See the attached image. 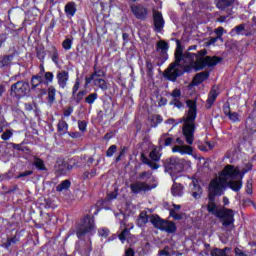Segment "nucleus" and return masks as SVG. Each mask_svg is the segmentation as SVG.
I'll list each match as a JSON object with an SVG mask.
<instances>
[{"instance_id": "obj_1", "label": "nucleus", "mask_w": 256, "mask_h": 256, "mask_svg": "<svg viewBox=\"0 0 256 256\" xmlns=\"http://www.w3.org/2000/svg\"><path fill=\"white\" fill-rule=\"evenodd\" d=\"M176 45L174 53L175 61L164 71L165 79L172 81L173 83L177 81L178 77H181V75L185 73L183 67L193 65V59H195V54H190L189 52L183 53V46H181L179 40H176Z\"/></svg>"}, {"instance_id": "obj_2", "label": "nucleus", "mask_w": 256, "mask_h": 256, "mask_svg": "<svg viewBox=\"0 0 256 256\" xmlns=\"http://www.w3.org/2000/svg\"><path fill=\"white\" fill-rule=\"evenodd\" d=\"M239 177V168L233 165H226L220 177L212 179L208 186V197H221L227 187V179L235 180Z\"/></svg>"}, {"instance_id": "obj_3", "label": "nucleus", "mask_w": 256, "mask_h": 256, "mask_svg": "<svg viewBox=\"0 0 256 256\" xmlns=\"http://www.w3.org/2000/svg\"><path fill=\"white\" fill-rule=\"evenodd\" d=\"M186 105L188 111L181 118L180 123H183L182 135L188 145H193L195 142V120L197 119V102L195 100H187Z\"/></svg>"}, {"instance_id": "obj_4", "label": "nucleus", "mask_w": 256, "mask_h": 256, "mask_svg": "<svg viewBox=\"0 0 256 256\" xmlns=\"http://www.w3.org/2000/svg\"><path fill=\"white\" fill-rule=\"evenodd\" d=\"M94 229L95 219L89 215L85 216L81 223L76 226V235L78 239L83 240L88 237V243L84 249V253L86 255H90L93 251V247L91 246V237L93 235Z\"/></svg>"}, {"instance_id": "obj_5", "label": "nucleus", "mask_w": 256, "mask_h": 256, "mask_svg": "<svg viewBox=\"0 0 256 256\" xmlns=\"http://www.w3.org/2000/svg\"><path fill=\"white\" fill-rule=\"evenodd\" d=\"M190 55H194V59L192 62V65H195L196 71H201L205 69V67H208L211 69V67H215L216 65H219L221 61H223L222 57L219 56H205L207 55V49H202L198 51V53H190Z\"/></svg>"}, {"instance_id": "obj_6", "label": "nucleus", "mask_w": 256, "mask_h": 256, "mask_svg": "<svg viewBox=\"0 0 256 256\" xmlns=\"http://www.w3.org/2000/svg\"><path fill=\"white\" fill-rule=\"evenodd\" d=\"M216 218L221 222L224 231H232V229H235V211H233V209L221 207Z\"/></svg>"}, {"instance_id": "obj_7", "label": "nucleus", "mask_w": 256, "mask_h": 256, "mask_svg": "<svg viewBox=\"0 0 256 256\" xmlns=\"http://www.w3.org/2000/svg\"><path fill=\"white\" fill-rule=\"evenodd\" d=\"M150 223H152L155 229H160V231H165L166 233H175L177 231L175 222L162 219L157 214L150 216Z\"/></svg>"}, {"instance_id": "obj_8", "label": "nucleus", "mask_w": 256, "mask_h": 256, "mask_svg": "<svg viewBox=\"0 0 256 256\" xmlns=\"http://www.w3.org/2000/svg\"><path fill=\"white\" fill-rule=\"evenodd\" d=\"M234 4L235 0H216L217 9L226 13V15H222L218 18L219 23H225V21H227V18L233 15Z\"/></svg>"}, {"instance_id": "obj_9", "label": "nucleus", "mask_w": 256, "mask_h": 256, "mask_svg": "<svg viewBox=\"0 0 256 256\" xmlns=\"http://www.w3.org/2000/svg\"><path fill=\"white\" fill-rule=\"evenodd\" d=\"M163 166L165 171H170V173H181L185 167V160L171 157L163 161Z\"/></svg>"}, {"instance_id": "obj_10", "label": "nucleus", "mask_w": 256, "mask_h": 256, "mask_svg": "<svg viewBox=\"0 0 256 256\" xmlns=\"http://www.w3.org/2000/svg\"><path fill=\"white\" fill-rule=\"evenodd\" d=\"M29 89H31V86L28 82L18 81L11 85L10 95L16 99H22V97H25L29 93Z\"/></svg>"}, {"instance_id": "obj_11", "label": "nucleus", "mask_w": 256, "mask_h": 256, "mask_svg": "<svg viewBox=\"0 0 256 256\" xmlns=\"http://www.w3.org/2000/svg\"><path fill=\"white\" fill-rule=\"evenodd\" d=\"M156 47L157 51H159V49L161 50L160 56L156 58V65L158 67H161V65H163L165 61H167V59H169V55L167 54V51L169 49V43L160 40L157 42Z\"/></svg>"}, {"instance_id": "obj_12", "label": "nucleus", "mask_w": 256, "mask_h": 256, "mask_svg": "<svg viewBox=\"0 0 256 256\" xmlns=\"http://www.w3.org/2000/svg\"><path fill=\"white\" fill-rule=\"evenodd\" d=\"M130 9L136 19H139L140 21H145V19H147L149 11L147 10V8L143 7V5L132 4L130 6Z\"/></svg>"}, {"instance_id": "obj_13", "label": "nucleus", "mask_w": 256, "mask_h": 256, "mask_svg": "<svg viewBox=\"0 0 256 256\" xmlns=\"http://www.w3.org/2000/svg\"><path fill=\"white\" fill-rule=\"evenodd\" d=\"M153 21H154V31L156 33H161L165 27V19H163V13L160 11L153 12Z\"/></svg>"}, {"instance_id": "obj_14", "label": "nucleus", "mask_w": 256, "mask_h": 256, "mask_svg": "<svg viewBox=\"0 0 256 256\" xmlns=\"http://www.w3.org/2000/svg\"><path fill=\"white\" fill-rule=\"evenodd\" d=\"M170 97H172V99L170 100L169 105H172L177 109H183V102H181V89L175 88L170 93Z\"/></svg>"}, {"instance_id": "obj_15", "label": "nucleus", "mask_w": 256, "mask_h": 256, "mask_svg": "<svg viewBox=\"0 0 256 256\" xmlns=\"http://www.w3.org/2000/svg\"><path fill=\"white\" fill-rule=\"evenodd\" d=\"M130 189L132 193H135L137 195L138 193H141V191H144V192L151 191L153 187L147 184V182L136 181L135 183H132L130 185Z\"/></svg>"}, {"instance_id": "obj_16", "label": "nucleus", "mask_w": 256, "mask_h": 256, "mask_svg": "<svg viewBox=\"0 0 256 256\" xmlns=\"http://www.w3.org/2000/svg\"><path fill=\"white\" fill-rule=\"evenodd\" d=\"M206 209L210 215H214V217H217V214L221 212V208L217 206V203L215 202V197L213 196H208V202Z\"/></svg>"}, {"instance_id": "obj_17", "label": "nucleus", "mask_w": 256, "mask_h": 256, "mask_svg": "<svg viewBox=\"0 0 256 256\" xmlns=\"http://www.w3.org/2000/svg\"><path fill=\"white\" fill-rule=\"evenodd\" d=\"M56 79L60 89H65V87H67V83L69 82V72L65 70L57 72Z\"/></svg>"}, {"instance_id": "obj_18", "label": "nucleus", "mask_w": 256, "mask_h": 256, "mask_svg": "<svg viewBox=\"0 0 256 256\" xmlns=\"http://www.w3.org/2000/svg\"><path fill=\"white\" fill-rule=\"evenodd\" d=\"M190 193L194 199H201V195H203V188L197 182V180H193L190 184Z\"/></svg>"}, {"instance_id": "obj_19", "label": "nucleus", "mask_w": 256, "mask_h": 256, "mask_svg": "<svg viewBox=\"0 0 256 256\" xmlns=\"http://www.w3.org/2000/svg\"><path fill=\"white\" fill-rule=\"evenodd\" d=\"M217 97H219V90H217V87L214 86L208 94L206 101L207 109H211V107H213V103H215Z\"/></svg>"}, {"instance_id": "obj_20", "label": "nucleus", "mask_w": 256, "mask_h": 256, "mask_svg": "<svg viewBox=\"0 0 256 256\" xmlns=\"http://www.w3.org/2000/svg\"><path fill=\"white\" fill-rule=\"evenodd\" d=\"M99 77H105V71L94 67V72L89 77L85 78V85L91 84V82L95 81V79H100Z\"/></svg>"}, {"instance_id": "obj_21", "label": "nucleus", "mask_w": 256, "mask_h": 256, "mask_svg": "<svg viewBox=\"0 0 256 256\" xmlns=\"http://www.w3.org/2000/svg\"><path fill=\"white\" fill-rule=\"evenodd\" d=\"M64 11L66 17L69 19H71V17H75V13H77V4L75 2H68L64 7Z\"/></svg>"}, {"instance_id": "obj_22", "label": "nucleus", "mask_w": 256, "mask_h": 256, "mask_svg": "<svg viewBox=\"0 0 256 256\" xmlns=\"http://www.w3.org/2000/svg\"><path fill=\"white\" fill-rule=\"evenodd\" d=\"M209 71H203L200 73H197L194 78H193V84L194 85H201V83H203V81H207V79H209Z\"/></svg>"}, {"instance_id": "obj_23", "label": "nucleus", "mask_w": 256, "mask_h": 256, "mask_svg": "<svg viewBox=\"0 0 256 256\" xmlns=\"http://www.w3.org/2000/svg\"><path fill=\"white\" fill-rule=\"evenodd\" d=\"M55 167L57 173H59L60 175H66L67 171L71 169V167H69V164L63 160L57 161Z\"/></svg>"}, {"instance_id": "obj_24", "label": "nucleus", "mask_w": 256, "mask_h": 256, "mask_svg": "<svg viewBox=\"0 0 256 256\" xmlns=\"http://www.w3.org/2000/svg\"><path fill=\"white\" fill-rule=\"evenodd\" d=\"M13 59H15V53L0 56V69H3V67H9Z\"/></svg>"}, {"instance_id": "obj_25", "label": "nucleus", "mask_w": 256, "mask_h": 256, "mask_svg": "<svg viewBox=\"0 0 256 256\" xmlns=\"http://www.w3.org/2000/svg\"><path fill=\"white\" fill-rule=\"evenodd\" d=\"M185 187L181 183L174 182L171 188L173 197H183V191Z\"/></svg>"}, {"instance_id": "obj_26", "label": "nucleus", "mask_w": 256, "mask_h": 256, "mask_svg": "<svg viewBox=\"0 0 256 256\" xmlns=\"http://www.w3.org/2000/svg\"><path fill=\"white\" fill-rule=\"evenodd\" d=\"M43 76L36 74L31 77L30 85L31 91H35L39 85H43Z\"/></svg>"}, {"instance_id": "obj_27", "label": "nucleus", "mask_w": 256, "mask_h": 256, "mask_svg": "<svg viewBox=\"0 0 256 256\" xmlns=\"http://www.w3.org/2000/svg\"><path fill=\"white\" fill-rule=\"evenodd\" d=\"M148 121L150 123V126L155 129L159 125H161V123H163V116L159 114H154L148 118Z\"/></svg>"}, {"instance_id": "obj_28", "label": "nucleus", "mask_w": 256, "mask_h": 256, "mask_svg": "<svg viewBox=\"0 0 256 256\" xmlns=\"http://www.w3.org/2000/svg\"><path fill=\"white\" fill-rule=\"evenodd\" d=\"M50 59L55 63V65H59V50L56 46H51L50 50L47 51Z\"/></svg>"}, {"instance_id": "obj_29", "label": "nucleus", "mask_w": 256, "mask_h": 256, "mask_svg": "<svg viewBox=\"0 0 256 256\" xmlns=\"http://www.w3.org/2000/svg\"><path fill=\"white\" fill-rule=\"evenodd\" d=\"M47 101L50 105H53L55 103V96L57 95V89L55 86L50 85L47 88Z\"/></svg>"}, {"instance_id": "obj_30", "label": "nucleus", "mask_w": 256, "mask_h": 256, "mask_svg": "<svg viewBox=\"0 0 256 256\" xmlns=\"http://www.w3.org/2000/svg\"><path fill=\"white\" fill-rule=\"evenodd\" d=\"M33 166L38 171H47V166H45V161H43V159H41L37 156H34Z\"/></svg>"}, {"instance_id": "obj_31", "label": "nucleus", "mask_w": 256, "mask_h": 256, "mask_svg": "<svg viewBox=\"0 0 256 256\" xmlns=\"http://www.w3.org/2000/svg\"><path fill=\"white\" fill-rule=\"evenodd\" d=\"M228 187L232 189V191H235L236 193L241 191V188L243 187V181L242 180H231L228 182Z\"/></svg>"}, {"instance_id": "obj_32", "label": "nucleus", "mask_w": 256, "mask_h": 256, "mask_svg": "<svg viewBox=\"0 0 256 256\" xmlns=\"http://www.w3.org/2000/svg\"><path fill=\"white\" fill-rule=\"evenodd\" d=\"M149 219H151V216L147 215V211L140 212L138 216L139 227H143V225H147V223H149Z\"/></svg>"}, {"instance_id": "obj_33", "label": "nucleus", "mask_w": 256, "mask_h": 256, "mask_svg": "<svg viewBox=\"0 0 256 256\" xmlns=\"http://www.w3.org/2000/svg\"><path fill=\"white\" fill-rule=\"evenodd\" d=\"M92 81L94 83V86L101 89V91H107L109 89V86L107 85V81H105V79L103 78L94 79Z\"/></svg>"}, {"instance_id": "obj_34", "label": "nucleus", "mask_w": 256, "mask_h": 256, "mask_svg": "<svg viewBox=\"0 0 256 256\" xmlns=\"http://www.w3.org/2000/svg\"><path fill=\"white\" fill-rule=\"evenodd\" d=\"M149 158L155 163L161 161V149L157 147L153 148V150L149 154Z\"/></svg>"}, {"instance_id": "obj_35", "label": "nucleus", "mask_w": 256, "mask_h": 256, "mask_svg": "<svg viewBox=\"0 0 256 256\" xmlns=\"http://www.w3.org/2000/svg\"><path fill=\"white\" fill-rule=\"evenodd\" d=\"M97 99H99V94H97V92H94L86 96L84 102L87 103V105L91 106L93 105V103H95V101H97Z\"/></svg>"}, {"instance_id": "obj_36", "label": "nucleus", "mask_w": 256, "mask_h": 256, "mask_svg": "<svg viewBox=\"0 0 256 256\" xmlns=\"http://www.w3.org/2000/svg\"><path fill=\"white\" fill-rule=\"evenodd\" d=\"M70 187L71 181L64 180L56 187V191H58V193H61L62 191H67V189H69Z\"/></svg>"}, {"instance_id": "obj_37", "label": "nucleus", "mask_w": 256, "mask_h": 256, "mask_svg": "<svg viewBox=\"0 0 256 256\" xmlns=\"http://www.w3.org/2000/svg\"><path fill=\"white\" fill-rule=\"evenodd\" d=\"M83 97H85V91H79L77 94H72L71 101H74L76 105H79L80 101H83Z\"/></svg>"}, {"instance_id": "obj_38", "label": "nucleus", "mask_w": 256, "mask_h": 256, "mask_svg": "<svg viewBox=\"0 0 256 256\" xmlns=\"http://www.w3.org/2000/svg\"><path fill=\"white\" fill-rule=\"evenodd\" d=\"M58 133H67L69 129V124L65 120H60L57 125Z\"/></svg>"}, {"instance_id": "obj_39", "label": "nucleus", "mask_w": 256, "mask_h": 256, "mask_svg": "<svg viewBox=\"0 0 256 256\" xmlns=\"http://www.w3.org/2000/svg\"><path fill=\"white\" fill-rule=\"evenodd\" d=\"M36 56L41 63H45V57H47V52H45V48H37L36 49Z\"/></svg>"}, {"instance_id": "obj_40", "label": "nucleus", "mask_w": 256, "mask_h": 256, "mask_svg": "<svg viewBox=\"0 0 256 256\" xmlns=\"http://www.w3.org/2000/svg\"><path fill=\"white\" fill-rule=\"evenodd\" d=\"M130 236H131V232L129 231V229L125 228V229L118 235V239H120L121 243H125V241H127V239H129Z\"/></svg>"}, {"instance_id": "obj_41", "label": "nucleus", "mask_w": 256, "mask_h": 256, "mask_svg": "<svg viewBox=\"0 0 256 256\" xmlns=\"http://www.w3.org/2000/svg\"><path fill=\"white\" fill-rule=\"evenodd\" d=\"M44 77V85H49L51 83H53V79H55V75L53 74V72H46L43 74Z\"/></svg>"}, {"instance_id": "obj_42", "label": "nucleus", "mask_w": 256, "mask_h": 256, "mask_svg": "<svg viewBox=\"0 0 256 256\" xmlns=\"http://www.w3.org/2000/svg\"><path fill=\"white\" fill-rule=\"evenodd\" d=\"M180 155H193V147L190 145L182 144Z\"/></svg>"}, {"instance_id": "obj_43", "label": "nucleus", "mask_w": 256, "mask_h": 256, "mask_svg": "<svg viewBox=\"0 0 256 256\" xmlns=\"http://www.w3.org/2000/svg\"><path fill=\"white\" fill-rule=\"evenodd\" d=\"M93 177H97V169L94 168L90 171H85L82 175V178L85 179H93Z\"/></svg>"}, {"instance_id": "obj_44", "label": "nucleus", "mask_w": 256, "mask_h": 256, "mask_svg": "<svg viewBox=\"0 0 256 256\" xmlns=\"http://www.w3.org/2000/svg\"><path fill=\"white\" fill-rule=\"evenodd\" d=\"M152 175H153V173L151 171H143L138 174V179L140 181H147V180L151 179Z\"/></svg>"}, {"instance_id": "obj_45", "label": "nucleus", "mask_w": 256, "mask_h": 256, "mask_svg": "<svg viewBox=\"0 0 256 256\" xmlns=\"http://www.w3.org/2000/svg\"><path fill=\"white\" fill-rule=\"evenodd\" d=\"M211 256H227V248H215L211 251Z\"/></svg>"}, {"instance_id": "obj_46", "label": "nucleus", "mask_w": 256, "mask_h": 256, "mask_svg": "<svg viewBox=\"0 0 256 256\" xmlns=\"http://www.w3.org/2000/svg\"><path fill=\"white\" fill-rule=\"evenodd\" d=\"M245 31V24H240L231 30V35H241Z\"/></svg>"}, {"instance_id": "obj_47", "label": "nucleus", "mask_w": 256, "mask_h": 256, "mask_svg": "<svg viewBox=\"0 0 256 256\" xmlns=\"http://www.w3.org/2000/svg\"><path fill=\"white\" fill-rule=\"evenodd\" d=\"M62 47H63V49H65V51H70L71 47H73V40L70 38H66L62 42Z\"/></svg>"}, {"instance_id": "obj_48", "label": "nucleus", "mask_w": 256, "mask_h": 256, "mask_svg": "<svg viewBox=\"0 0 256 256\" xmlns=\"http://www.w3.org/2000/svg\"><path fill=\"white\" fill-rule=\"evenodd\" d=\"M11 137H13V130H11V129H7L1 135L2 141H9L11 139Z\"/></svg>"}, {"instance_id": "obj_49", "label": "nucleus", "mask_w": 256, "mask_h": 256, "mask_svg": "<svg viewBox=\"0 0 256 256\" xmlns=\"http://www.w3.org/2000/svg\"><path fill=\"white\" fill-rule=\"evenodd\" d=\"M169 134H163L160 138V141H164V147H169L173 143V139L171 137H167Z\"/></svg>"}, {"instance_id": "obj_50", "label": "nucleus", "mask_w": 256, "mask_h": 256, "mask_svg": "<svg viewBox=\"0 0 256 256\" xmlns=\"http://www.w3.org/2000/svg\"><path fill=\"white\" fill-rule=\"evenodd\" d=\"M169 215L173 217L175 221H181V219H183V215L177 213L174 209L169 210Z\"/></svg>"}, {"instance_id": "obj_51", "label": "nucleus", "mask_w": 256, "mask_h": 256, "mask_svg": "<svg viewBox=\"0 0 256 256\" xmlns=\"http://www.w3.org/2000/svg\"><path fill=\"white\" fill-rule=\"evenodd\" d=\"M117 153V145H111L106 151V157H113Z\"/></svg>"}, {"instance_id": "obj_52", "label": "nucleus", "mask_w": 256, "mask_h": 256, "mask_svg": "<svg viewBox=\"0 0 256 256\" xmlns=\"http://www.w3.org/2000/svg\"><path fill=\"white\" fill-rule=\"evenodd\" d=\"M223 113L228 117L232 112H231V105H229V102L224 103L223 107Z\"/></svg>"}, {"instance_id": "obj_53", "label": "nucleus", "mask_w": 256, "mask_h": 256, "mask_svg": "<svg viewBox=\"0 0 256 256\" xmlns=\"http://www.w3.org/2000/svg\"><path fill=\"white\" fill-rule=\"evenodd\" d=\"M78 129H79V131H82V133L87 131V121L79 120L78 121Z\"/></svg>"}, {"instance_id": "obj_54", "label": "nucleus", "mask_w": 256, "mask_h": 256, "mask_svg": "<svg viewBox=\"0 0 256 256\" xmlns=\"http://www.w3.org/2000/svg\"><path fill=\"white\" fill-rule=\"evenodd\" d=\"M228 118L233 123H237L239 121V113H237V112H230Z\"/></svg>"}, {"instance_id": "obj_55", "label": "nucleus", "mask_w": 256, "mask_h": 256, "mask_svg": "<svg viewBox=\"0 0 256 256\" xmlns=\"http://www.w3.org/2000/svg\"><path fill=\"white\" fill-rule=\"evenodd\" d=\"M83 159L86 161V165H88V167H91V165L95 163V158L93 156L84 155Z\"/></svg>"}, {"instance_id": "obj_56", "label": "nucleus", "mask_w": 256, "mask_h": 256, "mask_svg": "<svg viewBox=\"0 0 256 256\" xmlns=\"http://www.w3.org/2000/svg\"><path fill=\"white\" fill-rule=\"evenodd\" d=\"M10 147L15 149L16 151H27V147H22L21 144H15L13 142L10 143Z\"/></svg>"}, {"instance_id": "obj_57", "label": "nucleus", "mask_w": 256, "mask_h": 256, "mask_svg": "<svg viewBox=\"0 0 256 256\" xmlns=\"http://www.w3.org/2000/svg\"><path fill=\"white\" fill-rule=\"evenodd\" d=\"M223 31H225V28L218 27L214 30V33L217 35L218 39H223Z\"/></svg>"}, {"instance_id": "obj_58", "label": "nucleus", "mask_w": 256, "mask_h": 256, "mask_svg": "<svg viewBox=\"0 0 256 256\" xmlns=\"http://www.w3.org/2000/svg\"><path fill=\"white\" fill-rule=\"evenodd\" d=\"M146 69H147L148 75H153V63H151V60L146 61Z\"/></svg>"}, {"instance_id": "obj_59", "label": "nucleus", "mask_w": 256, "mask_h": 256, "mask_svg": "<svg viewBox=\"0 0 256 256\" xmlns=\"http://www.w3.org/2000/svg\"><path fill=\"white\" fill-rule=\"evenodd\" d=\"M73 113V106H68L66 109L63 111L64 117H71Z\"/></svg>"}, {"instance_id": "obj_60", "label": "nucleus", "mask_w": 256, "mask_h": 256, "mask_svg": "<svg viewBox=\"0 0 256 256\" xmlns=\"http://www.w3.org/2000/svg\"><path fill=\"white\" fill-rule=\"evenodd\" d=\"M125 153H127V147H123L121 150H120V152H119V154H118V156L116 157V163H119V161H121V157H123V155H125Z\"/></svg>"}, {"instance_id": "obj_61", "label": "nucleus", "mask_w": 256, "mask_h": 256, "mask_svg": "<svg viewBox=\"0 0 256 256\" xmlns=\"http://www.w3.org/2000/svg\"><path fill=\"white\" fill-rule=\"evenodd\" d=\"M29 175H33V171L32 170H28V171H25V172H21L17 177L16 179H21L23 177H29Z\"/></svg>"}, {"instance_id": "obj_62", "label": "nucleus", "mask_w": 256, "mask_h": 256, "mask_svg": "<svg viewBox=\"0 0 256 256\" xmlns=\"http://www.w3.org/2000/svg\"><path fill=\"white\" fill-rule=\"evenodd\" d=\"M140 161L144 163V165H147L151 160L145 155V153H142L140 155Z\"/></svg>"}, {"instance_id": "obj_63", "label": "nucleus", "mask_w": 256, "mask_h": 256, "mask_svg": "<svg viewBox=\"0 0 256 256\" xmlns=\"http://www.w3.org/2000/svg\"><path fill=\"white\" fill-rule=\"evenodd\" d=\"M124 256H135V250L133 248L126 249Z\"/></svg>"}, {"instance_id": "obj_64", "label": "nucleus", "mask_w": 256, "mask_h": 256, "mask_svg": "<svg viewBox=\"0 0 256 256\" xmlns=\"http://www.w3.org/2000/svg\"><path fill=\"white\" fill-rule=\"evenodd\" d=\"M235 256H247V254L245 252H243V250L236 248L235 249Z\"/></svg>"}]
</instances>
